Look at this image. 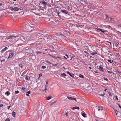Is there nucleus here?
I'll return each instance as SVG.
<instances>
[{"label":"nucleus","mask_w":121,"mask_h":121,"mask_svg":"<svg viewBox=\"0 0 121 121\" xmlns=\"http://www.w3.org/2000/svg\"><path fill=\"white\" fill-rule=\"evenodd\" d=\"M67 98L70 100H74L75 101L76 100V99L74 98V97H69L68 96L67 97Z\"/></svg>","instance_id":"nucleus-13"},{"label":"nucleus","mask_w":121,"mask_h":121,"mask_svg":"<svg viewBox=\"0 0 121 121\" xmlns=\"http://www.w3.org/2000/svg\"><path fill=\"white\" fill-rule=\"evenodd\" d=\"M28 77H29L28 76H26V77H25V78L26 80H28Z\"/></svg>","instance_id":"nucleus-34"},{"label":"nucleus","mask_w":121,"mask_h":121,"mask_svg":"<svg viewBox=\"0 0 121 121\" xmlns=\"http://www.w3.org/2000/svg\"><path fill=\"white\" fill-rule=\"evenodd\" d=\"M2 4L1 3H0V7L1 6H2Z\"/></svg>","instance_id":"nucleus-60"},{"label":"nucleus","mask_w":121,"mask_h":121,"mask_svg":"<svg viewBox=\"0 0 121 121\" xmlns=\"http://www.w3.org/2000/svg\"><path fill=\"white\" fill-rule=\"evenodd\" d=\"M59 64H56L55 65H54V66H59Z\"/></svg>","instance_id":"nucleus-40"},{"label":"nucleus","mask_w":121,"mask_h":121,"mask_svg":"<svg viewBox=\"0 0 121 121\" xmlns=\"http://www.w3.org/2000/svg\"><path fill=\"white\" fill-rule=\"evenodd\" d=\"M10 107H11V106H9L8 107V109H9V108Z\"/></svg>","instance_id":"nucleus-54"},{"label":"nucleus","mask_w":121,"mask_h":121,"mask_svg":"<svg viewBox=\"0 0 121 121\" xmlns=\"http://www.w3.org/2000/svg\"><path fill=\"white\" fill-rule=\"evenodd\" d=\"M36 36H41L42 37H44L45 36V35L43 34L42 33H37L36 34Z\"/></svg>","instance_id":"nucleus-5"},{"label":"nucleus","mask_w":121,"mask_h":121,"mask_svg":"<svg viewBox=\"0 0 121 121\" xmlns=\"http://www.w3.org/2000/svg\"><path fill=\"white\" fill-rule=\"evenodd\" d=\"M45 37H46L44 39L45 41H49V40H50L51 39V38L49 36H46L45 35Z\"/></svg>","instance_id":"nucleus-7"},{"label":"nucleus","mask_w":121,"mask_h":121,"mask_svg":"<svg viewBox=\"0 0 121 121\" xmlns=\"http://www.w3.org/2000/svg\"><path fill=\"white\" fill-rule=\"evenodd\" d=\"M4 60H5L4 59H3V60H1V62H2L3 61H4Z\"/></svg>","instance_id":"nucleus-58"},{"label":"nucleus","mask_w":121,"mask_h":121,"mask_svg":"<svg viewBox=\"0 0 121 121\" xmlns=\"http://www.w3.org/2000/svg\"><path fill=\"white\" fill-rule=\"evenodd\" d=\"M73 56H72L71 59H70V60H72V59H73Z\"/></svg>","instance_id":"nucleus-59"},{"label":"nucleus","mask_w":121,"mask_h":121,"mask_svg":"<svg viewBox=\"0 0 121 121\" xmlns=\"http://www.w3.org/2000/svg\"><path fill=\"white\" fill-rule=\"evenodd\" d=\"M107 61L109 62L110 63H111V60H108Z\"/></svg>","instance_id":"nucleus-45"},{"label":"nucleus","mask_w":121,"mask_h":121,"mask_svg":"<svg viewBox=\"0 0 121 121\" xmlns=\"http://www.w3.org/2000/svg\"><path fill=\"white\" fill-rule=\"evenodd\" d=\"M61 75H62V76H66V74L65 73H63L61 74Z\"/></svg>","instance_id":"nucleus-31"},{"label":"nucleus","mask_w":121,"mask_h":121,"mask_svg":"<svg viewBox=\"0 0 121 121\" xmlns=\"http://www.w3.org/2000/svg\"><path fill=\"white\" fill-rule=\"evenodd\" d=\"M98 30H100L101 32H102L103 30H102V29H98Z\"/></svg>","instance_id":"nucleus-42"},{"label":"nucleus","mask_w":121,"mask_h":121,"mask_svg":"<svg viewBox=\"0 0 121 121\" xmlns=\"http://www.w3.org/2000/svg\"><path fill=\"white\" fill-rule=\"evenodd\" d=\"M26 95L28 96H29V94H30V91H27L26 92Z\"/></svg>","instance_id":"nucleus-18"},{"label":"nucleus","mask_w":121,"mask_h":121,"mask_svg":"<svg viewBox=\"0 0 121 121\" xmlns=\"http://www.w3.org/2000/svg\"><path fill=\"white\" fill-rule=\"evenodd\" d=\"M48 2L50 4L53 3L52 0H48Z\"/></svg>","instance_id":"nucleus-24"},{"label":"nucleus","mask_w":121,"mask_h":121,"mask_svg":"<svg viewBox=\"0 0 121 121\" xmlns=\"http://www.w3.org/2000/svg\"><path fill=\"white\" fill-rule=\"evenodd\" d=\"M75 107V109H79V107Z\"/></svg>","instance_id":"nucleus-39"},{"label":"nucleus","mask_w":121,"mask_h":121,"mask_svg":"<svg viewBox=\"0 0 121 121\" xmlns=\"http://www.w3.org/2000/svg\"><path fill=\"white\" fill-rule=\"evenodd\" d=\"M14 55V53H13L12 52H10L9 54V57H8V58H11Z\"/></svg>","instance_id":"nucleus-10"},{"label":"nucleus","mask_w":121,"mask_h":121,"mask_svg":"<svg viewBox=\"0 0 121 121\" xmlns=\"http://www.w3.org/2000/svg\"><path fill=\"white\" fill-rule=\"evenodd\" d=\"M103 78L105 80H106L107 81H108V80L107 78H105V77H104Z\"/></svg>","instance_id":"nucleus-35"},{"label":"nucleus","mask_w":121,"mask_h":121,"mask_svg":"<svg viewBox=\"0 0 121 121\" xmlns=\"http://www.w3.org/2000/svg\"><path fill=\"white\" fill-rule=\"evenodd\" d=\"M5 94L7 96H8L10 94V93L8 91H7L5 93Z\"/></svg>","instance_id":"nucleus-21"},{"label":"nucleus","mask_w":121,"mask_h":121,"mask_svg":"<svg viewBox=\"0 0 121 121\" xmlns=\"http://www.w3.org/2000/svg\"><path fill=\"white\" fill-rule=\"evenodd\" d=\"M19 66L21 68H22V64H19Z\"/></svg>","instance_id":"nucleus-48"},{"label":"nucleus","mask_w":121,"mask_h":121,"mask_svg":"<svg viewBox=\"0 0 121 121\" xmlns=\"http://www.w3.org/2000/svg\"><path fill=\"white\" fill-rule=\"evenodd\" d=\"M17 36H13V35H10L9 36L8 38H7V39L8 40L9 39H12V38H13L15 39V38H17Z\"/></svg>","instance_id":"nucleus-9"},{"label":"nucleus","mask_w":121,"mask_h":121,"mask_svg":"<svg viewBox=\"0 0 121 121\" xmlns=\"http://www.w3.org/2000/svg\"><path fill=\"white\" fill-rule=\"evenodd\" d=\"M43 8L41 9H38L37 8H32V9H31V10L34 13L36 14L38 13V11H40V10H42L43 9Z\"/></svg>","instance_id":"nucleus-3"},{"label":"nucleus","mask_w":121,"mask_h":121,"mask_svg":"<svg viewBox=\"0 0 121 121\" xmlns=\"http://www.w3.org/2000/svg\"><path fill=\"white\" fill-rule=\"evenodd\" d=\"M118 26H119L121 27V23L119 24H118Z\"/></svg>","instance_id":"nucleus-56"},{"label":"nucleus","mask_w":121,"mask_h":121,"mask_svg":"<svg viewBox=\"0 0 121 121\" xmlns=\"http://www.w3.org/2000/svg\"><path fill=\"white\" fill-rule=\"evenodd\" d=\"M79 76L81 78H84V76L81 74H80Z\"/></svg>","instance_id":"nucleus-27"},{"label":"nucleus","mask_w":121,"mask_h":121,"mask_svg":"<svg viewBox=\"0 0 121 121\" xmlns=\"http://www.w3.org/2000/svg\"><path fill=\"white\" fill-rule=\"evenodd\" d=\"M12 115L13 117H15L16 115L15 112L13 111L12 113Z\"/></svg>","instance_id":"nucleus-19"},{"label":"nucleus","mask_w":121,"mask_h":121,"mask_svg":"<svg viewBox=\"0 0 121 121\" xmlns=\"http://www.w3.org/2000/svg\"><path fill=\"white\" fill-rule=\"evenodd\" d=\"M82 116L84 117H86V114L84 112L83 113H82Z\"/></svg>","instance_id":"nucleus-20"},{"label":"nucleus","mask_w":121,"mask_h":121,"mask_svg":"<svg viewBox=\"0 0 121 121\" xmlns=\"http://www.w3.org/2000/svg\"><path fill=\"white\" fill-rule=\"evenodd\" d=\"M42 73H40L39 74V77H40V76H42Z\"/></svg>","instance_id":"nucleus-44"},{"label":"nucleus","mask_w":121,"mask_h":121,"mask_svg":"<svg viewBox=\"0 0 121 121\" xmlns=\"http://www.w3.org/2000/svg\"><path fill=\"white\" fill-rule=\"evenodd\" d=\"M114 61L113 60H112L111 61V63L113 62Z\"/></svg>","instance_id":"nucleus-61"},{"label":"nucleus","mask_w":121,"mask_h":121,"mask_svg":"<svg viewBox=\"0 0 121 121\" xmlns=\"http://www.w3.org/2000/svg\"><path fill=\"white\" fill-rule=\"evenodd\" d=\"M84 52L85 53H87L88 54V53L86 51H84Z\"/></svg>","instance_id":"nucleus-55"},{"label":"nucleus","mask_w":121,"mask_h":121,"mask_svg":"<svg viewBox=\"0 0 121 121\" xmlns=\"http://www.w3.org/2000/svg\"><path fill=\"white\" fill-rule=\"evenodd\" d=\"M98 111L102 110H103V108L101 106H100V107L98 106Z\"/></svg>","instance_id":"nucleus-15"},{"label":"nucleus","mask_w":121,"mask_h":121,"mask_svg":"<svg viewBox=\"0 0 121 121\" xmlns=\"http://www.w3.org/2000/svg\"><path fill=\"white\" fill-rule=\"evenodd\" d=\"M64 58H65V59H67V58H66L65 56H64Z\"/></svg>","instance_id":"nucleus-64"},{"label":"nucleus","mask_w":121,"mask_h":121,"mask_svg":"<svg viewBox=\"0 0 121 121\" xmlns=\"http://www.w3.org/2000/svg\"><path fill=\"white\" fill-rule=\"evenodd\" d=\"M102 32L105 34V33H106V32L105 31H103Z\"/></svg>","instance_id":"nucleus-53"},{"label":"nucleus","mask_w":121,"mask_h":121,"mask_svg":"<svg viewBox=\"0 0 121 121\" xmlns=\"http://www.w3.org/2000/svg\"><path fill=\"white\" fill-rule=\"evenodd\" d=\"M10 8L11 10L15 11H18L21 10V6L20 5L18 6L12 5Z\"/></svg>","instance_id":"nucleus-1"},{"label":"nucleus","mask_w":121,"mask_h":121,"mask_svg":"<svg viewBox=\"0 0 121 121\" xmlns=\"http://www.w3.org/2000/svg\"><path fill=\"white\" fill-rule=\"evenodd\" d=\"M56 102V101H54V102H52L50 105V106H51L53 104L55 103Z\"/></svg>","instance_id":"nucleus-30"},{"label":"nucleus","mask_w":121,"mask_h":121,"mask_svg":"<svg viewBox=\"0 0 121 121\" xmlns=\"http://www.w3.org/2000/svg\"><path fill=\"white\" fill-rule=\"evenodd\" d=\"M65 56H66L67 57V58H69V57H68V56L67 55V54H66L65 55Z\"/></svg>","instance_id":"nucleus-57"},{"label":"nucleus","mask_w":121,"mask_h":121,"mask_svg":"<svg viewBox=\"0 0 121 121\" xmlns=\"http://www.w3.org/2000/svg\"><path fill=\"white\" fill-rule=\"evenodd\" d=\"M108 93L109 96H112V95L110 92H109Z\"/></svg>","instance_id":"nucleus-41"},{"label":"nucleus","mask_w":121,"mask_h":121,"mask_svg":"<svg viewBox=\"0 0 121 121\" xmlns=\"http://www.w3.org/2000/svg\"><path fill=\"white\" fill-rule=\"evenodd\" d=\"M44 91H45V92L46 93H47L48 92V90L47 88H45V89L44 90Z\"/></svg>","instance_id":"nucleus-22"},{"label":"nucleus","mask_w":121,"mask_h":121,"mask_svg":"<svg viewBox=\"0 0 121 121\" xmlns=\"http://www.w3.org/2000/svg\"><path fill=\"white\" fill-rule=\"evenodd\" d=\"M67 73L69 74L71 77L72 78H73L74 77V74L73 73H70L69 72H67Z\"/></svg>","instance_id":"nucleus-11"},{"label":"nucleus","mask_w":121,"mask_h":121,"mask_svg":"<svg viewBox=\"0 0 121 121\" xmlns=\"http://www.w3.org/2000/svg\"><path fill=\"white\" fill-rule=\"evenodd\" d=\"M107 89H105L104 90V91H106V90H107Z\"/></svg>","instance_id":"nucleus-62"},{"label":"nucleus","mask_w":121,"mask_h":121,"mask_svg":"<svg viewBox=\"0 0 121 121\" xmlns=\"http://www.w3.org/2000/svg\"><path fill=\"white\" fill-rule=\"evenodd\" d=\"M66 112H68V113H69L70 112V110L69 109H68L66 111Z\"/></svg>","instance_id":"nucleus-33"},{"label":"nucleus","mask_w":121,"mask_h":121,"mask_svg":"<svg viewBox=\"0 0 121 121\" xmlns=\"http://www.w3.org/2000/svg\"><path fill=\"white\" fill-rule=\"evenodd\" d=\"M61 11L64 14H67L68 13L67 11L66 10H62Z\"/></svg>","instance_id":"nucleus-12"},{"label":"nucleus","mask_w":121,"mask_h":121,"mask_svg":"<svg viewBox=\"0 0 121 121\" xmlns=\"http://www.w3.org/2000/svg\"><path fill=\"white\" fill-rule=\"evenodd\" d=\"M5 121H10V120L9 118H7Z\"/></svg>","instance_id":"nucleus-43"},{"label":"nucleus","mask_w":121,"mask_h":121,"mask_svg":"<svg viewBox=\"0 0 121 121\" xmlns=\"http://www.w3.org/2000/svg\"><path fill=\"white\" fill-rule=\"evenodd\" d=\"M107 72L108 73H112V72L109 71H108V70H107Z\"/></svg>","instance_id":"nucleus-50"},{"label":"nucleus","mask_w":121,"mask_h":121,"mask_svg":"<svg viewBox=\"0 0 121 121\" xmlns=\"http://www.w3.org/2000/svg\"><path fill=\"white\" fill-rule=\"evenodd\" d=\"M42 4L44 5V7H45L46 5H48L49 3L45 1H42Z\"/></svg>","instance_id":"nucleus-6"},{"label":"nucleus","mask_w":121,"mask_h":121,"mask_svg":"<svg viewBox=\"0 0 121 121\" xmlns=\"http://www.w3.org/2000/svg\"><path fill=\"white\" fill-rule=\"evenodd\" d=\"M118 112V111H117L116 109V111L115 112L116 115L117 114V113Z\"/></svg>","instance_id":"nucleus-37"},{"label":"nucleus","mask_w":121,"mask_h":121,"mask_svg":"<svg viewBox=\"0 0 121 121\" xmlns=\"http://www.w3.org/2000/svg\"><path fill=\"white\" fill-rule=\"evenodd\" d=\"M114 44V46L115 47L116 49H117L118 48H119V46H118L119 44V43L118 42H115Z\"/></svg>","instance_id":"nucleus-8"},{"label":"nucleus","mask_w":121,"mask_h":121,"mask_svg":"<svg viewBox=\"0 0 121 121\" xmlns=\"http://www.w3.org/2000/svg\"><path fill=\"white\" fill-rule=\"evenodd\" d=\"M98 94L99 95H100L102 96H104V95H105V93L104 92H103V94Z\"/></svg>","instance_id":"nucleus-25"},{"label":"nucleus","mask_w":121,"mask_h":121,"mask_svg":"<svg viewBox=\"0 0 121 121\" xmlns=\"http://www.w3.org/2000/svg\"><path fill=\"white\" fill-rule=\"evenodd\" d=\"M36 53L37 54H39L41 53L42 52H40V51H37L36 52Z\"/></svg>","instance_id":"nucleus-32"},{"label":"nucleus","mask_w":121,"mask_h":121,"mask_svg":"<svg viewBox=\"0 0 121 121\" xmlns=\"http://www.w3.org/2000/svg\"><path fill=\"white\" fill-rule=\"evenodd\" d=\"M99 69L100 71H101L102 72L104 71V69L103 67L101 66L100 65L99 66Z\"/></svg>","instance_id":"nucleus-14"},{"label":"nucleus","mask_w":121,"mask_h":121,"mask_svg":"<svg viewBox=\"0 0 121 121\" xmlns=\"http://www.w3.org/2000/svg\"><path fill=\"white\" fill-rule=\"evenodd\" d=\"M47 98V100H49L51 99L52 98V97H51V96H49L48 97H46Z\"/></svg>","instance_id":"nucleus-23"},{"label":"nucleus","mask_w":121,"mask_h":121,"mask_svg":"<svg viewBox=\"0 0 121 121\" xmlns=\"http://www.w3.org/2000/svg\"><path fill=\"white\" fill-rule=\"evenodd\" d=\"M75 108V107H73L72 108V109H73V110H74V109H75V108Z\"/></svg>","instance_id":"nucleus-63"},{"label":"nucleus","mask_w":121,"mask_h":121,"mask_svg":"<svg viewBox=\"0 0 121 121\" xmlns=\"http://www.w3.org/2000/svg\"><path fill=\"white\" fill-rule=\"evenodd\" d=\"M43 37H42L41 36H39V37H38V39L39 40H41L42 39H45L43 38Z\"/></svg>","instance_id":"nucleus-17"},{"label":"nucleus","mask_w":121,"mask_h":121,"mask_svg":"<svg viewBox=\"0 0 121 121\" xmlns=\"http://www.w3.org/2000/svg\"><path fill=\"white\" fill-rule=\"evenodd\" d=\"M24 28L25 31L27 32H30L33 30V28L31 27L30 26L27 24L25 25Z\"/></svg>","instance_id":"nucleus-2"},{"label":"nucleus","mask_w":121,"mask_h":121,"mask_svg":"<svg viewBox=\"0 0 121 121\" xmlns=\"http://www.w3.org/2000/svg\"><path fill=\"white\" fill-rule=\"evenodd\" d=\"M97 52H94V53H91V54L92 55H95V54H97Z\"/></svg>","instance_id":"nucleus-28"},{"label":"nucleus","mask_w":121,"mask_h":121,"mask_svg":"<svg viewBox=\"0 0 121 121\" xmlns=\"http://www.w3.org/2000/svg\"><path fill=\"white\" fill-rule=\"evenodd\" d=\"M22 89L23 91L24 92L26 90V88L24 87H23L22 88Z\"/></svg>","instance_id":"nucleus-26"},{"label":"nucleus","mask_w":121,"mask_h":121,"mask_svg":"<svg viewBox=\"0 0 121 121\" xmlns=\"http://www.w3.org/2000/svg\"><path fill=\"white\" fill-rule=\"evenodd\" d=\"M106 42L108 43H109L110 44L111 46V45H112V43H111L110 42H109V41H107Z\"/></svg>","instance_id":"nucleus-36"},{"label":"nucleus","mask_w":121,"mask_h":121,"mask_svg":"<svg viewBox=\"0 0 121 121\" xmlns=\"http://www.w3.org/2000/svg\"><path fill=\"white\" fill-rule=\"evenodd\" d=\"M115 97H116V99H117V100H118V98H117V95H116V96H115Z\"/></svg>","instance_id":"nucleus-47"},{"label":"nucleus","mask_w":121,"mask_h":121,"mask_svg":"<svg viewBox=\"0 0 121 121\" xmlns=\"http://www.w3.org/2000/svg\"><path fill=\"white\" fill-rule=\"evenodd\" d=\"M3 104H0V107H3Z\"/></svg>","instance_id":"nucleus-51"},{"label":"nucleus","mask_w":121,"mask_h":121,"mask_svg":"<svg viewBox=\"0 0 121 121\" xmlns=\"http://www.w3.org/2000/svg\"><path fill=\"white\" fill-rule=\"evenodd\" d=\"M8 48L7 47H5L1 51V52L2 53H3L4 52V51H5Z\"/></svg>","instance_id":"nucleus-16"},{"label":"nucleus","mask_w":121,"mask_h":121,"mask_svg":"<svg viewBox=\"0 0 121 121\" xmlns=\"http://www.w3.org/2000/svg\"><path fill=\"white\" fill-rule=\"evenodd\" d=\"M68 112H66L65 113V115L66 116H68Z\"/></svg>","instance_id":"nucleus-49"},{"label":"nucleus","mask_w":121,"mask_h":121,"mask_svg":"<svg viewBox=\"0 0 121 121\" xmlns=\"http://www.w3.org/2000/svg\"><path fill=\"white\" fill-rule=\"evenodd\" d=\"M105 16L106 17V18H107L108 17V15H105Z\"/></svg>","instance_id":"nucleus-52"},{"label":"nucleus","mask_w":121,"mask_h":121,"mask_svg":"<svg viewBox=\"0 0 121 121\" xmlns=\"http://www.w3.org/2000/svg\"><path fill=\"white\" fill-rule=\"evenodd\" d=\"M42 68L43 69H44L46 68V66H43L42 67Z\"/></svg>","instance_id":"nucleus-38"},{"label":"nucleus","mask_w":121,"mask_h":121,"mask_svg":"<svg viewBox=\"0 0 121 121\" xmlns=\"http://www.w3.org/2000/svg\"><path fill=\"white\" fill-rule=\"evenodd\" d=\"M117 104L118 105L119 108H121V106L120 105V104Z\"/></svg>","instance_id":"nucleus-46"},{"label":"nucleus","mask_w":121,"mask_h":121,"mask_svg":"<svg viewBox=\"0 0 121 121\" xmlns=\"http://www.w3.org/2000/svg\"><path fill=\"white\" fill-rule=\"evenodd\" d=\"M13 3L14 4L12 5H20V1L18 0H13Z\"/></svg>","instance_id":"nucleus-4"},{"label":"nucleus","mask_w":121,"mask_h":121,"mask_svg":"<svg viewBox=\"0 0 121 121\" xmlns=\"http://www.w3.org/2000/svg\"><path fill=\"white\" fill-rule=\"evenodd\" d=\"M19 93V91H15V93L16 94H17Z\"/></svg>","instance_id":"nucleus-29"}]
</instances>
